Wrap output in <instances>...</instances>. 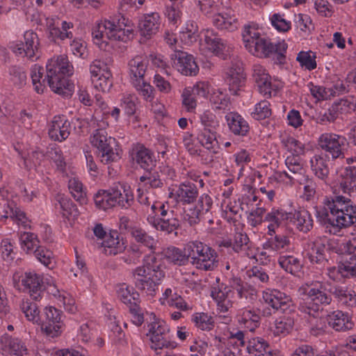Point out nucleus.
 I'll list each match as a JSON object with an SVG mask.
<instances>
[{
	"instance_id": "nucleus-1",
	"label": "nucleus",
	"mask_w": 356,
	"mask_h": 356,
	"mask_svg": "<svg viewBox=\"0 0 356 356\" xmlns=\"http://www.w3.org/2000/svg\"><path fill=\"white\" fill-rule=\"evenodd\" d=\"M323 204L316 211V218L330 234L338 235L356 222V205L350 199L337 195L325 196Z\"/></svg>"
},
{
	"instance_id": "nucleus-2",
	"label": "nucleus",
	"mask_w": 356,
	"mask_h": 356,
	"mask_svg": "<svg viewBox=\"0 0 356 356\" xmlns=\"http://www.w3.org/2000/svg\"><path fill=\"white\" fill-rule=\"evenodd\" d=\"M47 75L42 82L33 84L35 92L42 93L45 88L43 83L47 81L50 88L56 93L68 97L72 95V85L70 83L68 76L73 74V66L65 55L49 59L46 65Z\"/></svg>"
},
{
	"instance_id": "nucleus-3",
	"label": "nucleus",
	"mask_w": 356,
	"mask_h": 356,
	"mask_svg": "<svg viewBox=\"0 0 356 356\" xmlns=\"http://www.w3.org/2000/svg\"><path fill=\"white\" fill-rule=\"evenodd\" d=\"M128 22L124 16L97 22L92 29L94 43L100 49H106L107 40L127 42L132 34L130 29H126L129 26Z\"/></svg>"
},
{
	"instance_id": "nucleus-4",
	"label": "nucleus",
	"mask_w": 356,
	"mask_h": 356,
	"mask_svg": "<svg viewBox=\"0 0 356 356\" xmlns=\"http://www.w3.org/2000/svg\"><path fill=\"white\" fill-rule=\"evenodd\" d=\"M164 276L161 261L154 254H149L145 256L144 264L132 271L131 277L136 289L153 296Z\"/></svg>"
},
{
	"instance_id": "nucleus-5",
	"label": "nucleus",
	"mask_w": 356,
	"mask_h": 356,
	"mask_svg": "<svg viewBox=\"0 0 356 356\" xmlns=\"http://www.w3.org/2000/svg\"><path fill=\"white\" fill-rule=\"evenodd\" d=\"M134 195L129 186L118 182L107 190H99L94 196L95 206L104 211L115 207L128 209L134 202Z\"/></svg>"
},
{
	"instance_id": "nucleus-6",
	"label": "nucleus",
	"mask_w": 356,
	"mask_h": 356,
	"mask_svg": "<svg viewBox=\"0 0 356 356\" xmlns=\"http://www.w3.org/2000/svg\"><path fill=\"white\" fill-rule=\"evenodd\" d=\"M190 263L197 270L213 271L219 264L218 254L215 249L199 241L189 242L185 247Z\"/></svg>"
},
{
	"instance_id": "nucleus-7",
	"label": "nucleus",
	"mask_w": 356,
	"mask_h": 356,
	"mask_svg": "<svg viewBox=\"0 0 356 356\" xmlns=\"http://www.w3.org/2000/svg\"><path fill=\"white\" fill-rule=\"evenodd\" d=\"M14 287L26 293L35 302L40 301L44 296V285L42 275L35 270H28L23 273L16 272L13 275Z\"/></svg>"
},
{
	"instance_id": "nucleus-8",
	"label": "nucleus",
	"mask_w": 356,
	"mask_h": 356,
	"mask_svg": "<svg viewBox=\"0 0 356 356\" xmlns=\"http://www.w3.org/2000/svg\"><path fill=\"white\" fill-rule=\"evenodd\" d=\"M305 298L299 304V310L311 316L316 317L323 305H328L332 302L331 296L327 295L321 283H316L304 288Z\"/></svg>"
},
{
	"instance_id": "nucleus-9",
	"label": "nucleus",
	"mask_w": 356,
	"mask_h": 356,
	"mask_svg": "<svg viewBox=\"0 0 356 356\" xmlns=\"http://www.w3.org/2000/svg\"><path fill=\"white\" fill-rule=\"evenodd\" d=\"M63 313L54 307H46L40 317L42 332L49 339L59 337L63 332Z\"/></svg>"
},
{
	"instance_id": "nucleus-10",
	"label": "nucleus",
	"mask_w": 356,
	"mask_h": 356,
	"mask_svg": "<svg viewBox=\"0 0 356 356\" xmlns=\"http://www.w3.org/2000/svg\"><path fill=\"white\" fill-rule=\"evenodd\" d=\"M148 327L147 335L150 336L152 349L157 350L176 347V343L170 340V328L165 321L156 320L149 323Z\"/></svg>"
},
{
	"instance_id": "nucleus-11",
	"label": "nucleus",
	"mask_w": 356,
	"mask_h": 356,
	"mask_svg": "<svg viewBox=\"0 0 356 356\" xmlns=\"http://www.w3.org/2000/svg\"><path fill=\"white\" fill-rule=\"evenodd\" d=\"M318 145L330 156L333 160L345 157L346 145L348 144L345 136L333 134L325 133L321 135L318 141Z\"/></svg>"
},
{
	"instance_id": "nucleus-12",
	"label": "nucleus",
	"mask_w": 356,
	"mask_h": 356,
	"mask_svg": "<svg viewBox=\"0 0 356 356\" xmlns=\"http://www.w3.org/2000/svg\"><path fill=\"white\" fill-rule=\"evenodd\" d=\"M40 40L36 33L27 31L24 34V41L12 42L9 48L17 56L26 57L33 60L37 56Z\"/></svg>"
},
{
	"instance_id": "nucleus-13",
	"label": "nucleus",
	"mask_w": 356,
	"mask_h": 356,
	"mask_svg": "<svg viewBox=\"0 0 356 356\" xmlns=\"http://www.w3.org/2000/svg\"><path fill=\"white\" fill-rule=\"evenodd\" d=\"M265 303L270 307L273 312L290 313L294 310L291 298L285 293L277 289H268L263 292Z\"/></svg>"
},
{
	"instance_id": "nucleus-14",
	"label": "nucleus",
	"mask_w": 356,
	"mask_h": 356,
	"mask_svg": "<svg viewBox=\"0 0 356 356\" xmlns=\"http://www.w3.org/2000/svg\"><path fill=\"white\" fill-rule=\"evenodd\" d=\"M147 221L159 231L164 232L166 234H171L176 232L179 227V220L177 218L173 210L167 206L166 210H163L159 218L147 217Z\"/></svg>"
},
{
	"instance_id": "nucleus-15",
	"label": "nucleus",
	"mask_w": 356,
	"mask_h": 356,
	"mask_svg": "<svg viewBox=\"0 0 356 356\" xmlns=\"http://www.w3.org/2000/svg\"><path fill=\"white\" fill-rule=\"evenodd\" d=\"M253 79L258 88L259 92L266 97L275 96L278 91V84L270 81V76L266 70L261 65H254L252 74Z\"/></svg>"
},
{
	"instance_id": "nucleus-16",
	"label": "nucleus",
	"mask_w": 356,
	"mask_h": 356,
	"mask_svg": "<svg viewBox=\"0 0 356 356\" xmlns=\"http://www.w3.org/2000/svg\"><path fill=\"white\" fill-rule=\"evenodd\" d=\"M172 66L183 75L194 76L199 71L194 57L185 51H176L171 55Z\"/></svg>"
},
{
	"instance_id": "nucleus-17",
	"label": "nucleus",
	"mask_w": 356,
	"mask_h": 356,
	"mask_svg": "<svg viewBox=\"0 0 356 356\" xmlns=\"http://www.w3.org/2000/svg\"><path fill=\"white\" fill-rule=\"evenodd\" d=\"M305 258H307L312 264H316L317 268L325 267L329 263L325 252V246L322 238H317L309 241L305 248Z\"/></svg>"
},
{
	"instance_id": "nucleus-18",
	"label": "nucleus",
	"mask_w": 356,
	"mask_h": 356,
	"mask_svg": "<svg viewBox=\"0 0 356 356\" xmlns=\"http://www.w3.org/2000/svg\"><path fill=\"white\" fill-rule=\"evenodd\" d=\"M219 278L216 279L217 284L211 287V296L216 301L218 311L226 313L232 307V290L228 285L219 283Z\"/></svg>"
},
{
	"instance_id": "nucleus-19",
	"label": "nucleus",
	"mask_w": 356,
	"mask_h": 356,
	"mask_svg": "<svg viewBox=\"0 0 356 356\" xmlns=\"http://www.w3.org/2000/svg\"><path fill=\"white\" fill-rule=\"evenodd\" d=\"M204 37L207 49L214 55L226 59L229 50L227 41L213 30H207Z\"/></svg>"
},
{
	"instance_id": "nucleus-20",
	"label": "nucleus",
	"mask_w": 356,
	"mask_h": 356,
	"mask_svg": "<svg viewBox=\"0 0 356 356\" xmlns=\"http://www.w3.org/2000/svg\"><path fill=\"white\" fill-rule=\"evenodd\" d=\"M327 275L335 282H339L343 278L356 277V258L343 260L337 266L327 268Z\"/></svg>"
},
{
	"instance_id": "nucleus-21",
	"label": "nucleus",
	"mask_w": 356,
	"mask_h": 356,
	"mask_svg": "<svg viewBox=\"0 0 356 356\" xmlns=\"http://www.w3.org/2000/svg\"><path fill=\"white\" fill-rule=\"evenodd\" d=\"M326 319L329 326L337 332L350 330L355 325L349 314L341 310L330 312Z\"/></svg>"
},
{
	"instance_id": "nucleus-22",
	"label": "nucleus",
	"mask_w": 356,
	"mask_h": 356,
	"mask_svg": "<svg viewBox=\"0 0 356 356\" xmlns=\"http://www.w3.org/2000/svg\"><path fill=\"white\" fill-rule=\"evenodd\" d=\"M71 123L64 116H55L49 128V137L62 142L66 140L70 134Z\"/></svg>"
},
{
	"instance_id": "nucleus-23",
	"label": "nucleus",
	"mask_w": 356,
	"mask_h": 356,
	"mask_svg": "<svg viewBox=\"0 0 356 356\" xmlns=\"http://www.w3.org/2000/svg\"><path fill=\"white\" fill-rule=\"evenodd\" d=\"M327 285L330 296H332L339 302L348 307L356 305V294L354 291L337 284L327 283Z\"/></svg>"
},
{
	"instance_id": "nucleus-24",
	"label": "nucleus",
	"mask_w": 356,
	"mask_h": 356,
	"mask_svg": "<svg viewBox=\"0 0 356 356\" xmlns=\"http://www.w3.org/2000/svg\"><path fill=\"white\" fill-rule=\"evenodd\" d=\"M0 344L2 350L13 356H29L28 350L24 343L19 338L13 337L8 334L1 337Z\"/></svg>"
},
{
	"instance_id": "nucleus-25",
	"label": "nucleus",
	"mask_w": 356,
	"mask_h": 356,
	"mask_svg": "<svg viewBox=\"0 0 356 356\" xmlns=\"http://www.w3.org/2000/svg\"><path fill=\"white\" fill-rule=\"evenodd\" d=\"M268 238L264 243L263 247L265 250L282 252L291 248V238L287 235L268 232Z\"/></svg>"
},
{
	"instance_id": "nucleus-26",
	"label": "nucleus",
	"mask_w": 356,
	"mask_h": 356,
	"mask_svg": "<svg viewBox=\"0 0 356 356\" xmlns=\"http://www.w3.org/2000/svg\"><path fill=\"white\" fill-rule=\"evenodd\" d=\"M134 151L133 159L141 168L149 171L156 166V159L151 149L143 145H138Z\"/></svg>"
},
{
	"instance_id": "nucleus-27",
	"label": "nucleus",
	"mask_w": 356,
	"mask_h": 356,
	"mask_svg": "<svg viewBox=\"0 0 356 356\" xmlns=\"http://www.w3.org/2000/svg\"><path fill=\"white\" fill-rule=\"evenodd\" d=\"M149 59L146 56L137 55L128 63L129 75L131 82L144 79Z\"/></svg>"
},
{
	"instance_id": "nucleus-28",
	"label": "nucleus",
	"mask_w": 356,
	"mask_h": 356,
	"mask_svg": "<svg viewBox=\"0 0 356 356\" xmlns=\"http://www.w3.org/2000/svg\"><path fill=\"white\" fill-rule=\"evenodd\" d=\"M161 17L158 13L144 15L138 24L141 35L149 38L155 35L160 28Z\"/></svg>"
},
{
	"instance_id": "nucleus-29",
	"label": "nucleus",
	"mask_w": 356,
	"mask_h": 356,
	"mask_svg": "<svg viewBox=\"0 0 356 356\" xmlns=\"http://www.w3.org/2000/svg\"><path fill=\"white\" fill-rule=\"evenodd\" d=\"M213 24L218 29L232 32L239 26V22L233 11L222 12L213 17Z\"/></svg>"
},
{
	"instance_id": "nucleus-30",
	"label": "nucleus",
	"mask_w": 356,
	"mask_h": 356,
	"mask_svg": "<svg viewBox=\"0 0 356 356\" xmlns=\"http://www.w3.org/2000/svg\"><path fill=\"white\" fill-rule=\"evenodd\" d=\"M229 131L235 136H245L250 131L248 122L238 113L229 112L225 115Z\"/></svg>"
},
{
	"instance_id": "nucleus-31",
	"label": "nucleus",
	"mask_w": 356,
	"mask_h": 356,
	"mask_svg": "<svg viewBox=\"0 0 356 356\" xmlns=\"http://www.w3.org/2000/svg\"><path fill=\"white\" fill-rule=\"evenodd\" d=\"M292 216V212H286L281 208H273L271 211L266 213L264 218V222H268V232H274L275 229L280 227L283 223L289 221Z\"/></svg>"
},
{
	"instance_id": "nucleus-32",
	"label": "nucleus",
	"mask_w": 356,
	"mask_h": 356,
	"mask_svg": "<svg viewBox=\"0 0 356 356\" xmlns=\"http://www.w3.org/2000/svg\"><path fill=\"white\" fill-rule=\"evenodd\" d=\"M2 217L10 218L21 224L24 228L28 227V221L26 213L23 211L17 203L13 200L4 201Z\"/></svg>"
},
{
	"instance_id": "nucleus-33",
	"label": "nucleus",
	"mask_w": 356,
	"mask_h": 356,
	"mask_svg": "<svg viewBox=\"0 0 356 356\" xmlns=\"http://www.w3.org/2000/svg\"><path fill=\"white\" fill-rule=\"evenodd\" d=\"M178 201L182 204H190L196 201L199 192L196 185L191 181H184L179 185L176 191Z\"/></svg>"
},
{
	"instance_id": "nucleus-34",
	"label": "nucleus",
	"mask_w": 356,
	"mask_h": 356,
	"mask_svg": "<svg viewBox=\"0 0 356 356\" xmlns=\"http://www.w3.org/2000/svg\"><path fill=\"white\" fill-rule=\"evenodd\" d=\"M285 165L292 175L289 174L286 171H284L283 174L290 180L295 181L296 179H299L300 177L305 175L303 161L300 156H288L285 159Z\"/></svg>"
},
{
	"instance_id": "nucleus-35",
	"label": "nucleus",
	"mask_w": 356,
	"mask_h": 356,
	"mask_svg": "<svg viewBox=\"0 0 356 356\" xmlns=\"http://www.w3.org/2000/svg\"><path fill=\"white\" fill-rule=\"evenodd\" d=\"M247 49L254 56L259 58L270 57L272 53L277 47V43L273 44L265 38H257V40Z\"/></svg>"
},
{
	"instance_id": "nucleus-36",
	"label": "nucleus",
	"mask_w": 356,
	"mask_h": 356,
	"mask_svg": "<svg viewBox=\"0 0 356 356\" xmlns=\"http://www.w3.org/2000/svg\"><path fill=\"white\" fill-rule=\"evenodd\" d=\"M227 81L231 93L237 95L245 81L243 69L239 66H232L227 72Z\"/></svg>"
},
{
	"instance_id": "nucleus-37",
	"label": "nucleus",
	"mask_w": 356,
	"mask_h": 356,
	"mask_svg": "<svg viewBox=\"0 0 356 356\" xmlns=\"http://www.w3.org/2000/svg\"><path fill=\"white\" fill-rule=\"evenodd\" d=\"M246 349L252 356H273L272 348L268 342L261 337L250 339Z\"/></svg>"
},
{
	"instance_id": "nucleus-38",
	"label": "nucleus",
	"mask_w": 356,
	"mask_h": 356,
	"mask_svg": "<svg viewBox=\"0 0 356 356\" xmlns=\"http://www.w3.org/2000/svg\"><path fill=\"white\" fill-rule=\"evenodd\" d=\"M310 164L315 176L327 184L330 174L328 161L322 155H315L311 159Z\"/></svg>"
},
{
	"instance_id": "nucleus-39",
	"label": "nucleus",
	"mask_w": 356,
	"mask_h": 356,
	"mask_svg": "<svg viewBox=\"0 0 356 356\" xmlns=\"http://www.w3.org/2000/svg\"><path fill=\"white\" fill-rule=\"evenodd\" d=\"M291 222L296 224L297 229L303 233L309 232L314 226V220L309 212L305 209H300L292 212Z\"/></svg>"
},
{
	"instance_id": "nucleus-40",
	"label": "nucleus",
	"mask_w": 356,
	"mask_h": 356,
	"mask_svg": "<svg viewBox=\"0 0 356 356\" xmlns=\"http://www.w3.org/2000/svg\"><path fill=\"white\" fill-rule=\"evenodd\" d=\"M102 246L104 248L105 254L109 255H115L125 249L124 243L122 239L119 238L116 231L108 234L106 238L102 242Z\"/></svg>"
},
{
	"instance_id": "nucleus-41",
	"label": "nucleus",
	"mask_w": 356,
	"mask_h": 356,
	"mask_svg": "<svg viewBox=\"0 0 356 356\" xmlns=\"http://www.w3.org/2000/svg\"><path fill=\"white\" fill-rule=\"evenodd\" d=\"M216 135L217 130L198 129L197 139L202 147L215 154L218 149Z\"/></svg>"
},
{
	"instance_id": "nucleus-42",
	"label": "nucleus",
	"mask_w": 356,
	"mask_h": 356,
	"mask_svg": "<svg viewBox=\"0 0 356 356\" xmlns=\"http://www.w3.org/2000/svg\"><path fill=\"white\" fill-rule=\"evenodd\" d=\"M104 146L102 150L99 152L100 161L104 164H109L116 162L120 159L118 150L115 148L116 146V140L115 138H108V143Z\"/></svg>"
},
{
	"instance_id": "nucleus-43",
	"label": "nucleus",
	"mask_w": 356,
	"mask_h": 356,
	"mask_svg": "<svg viewBox=\"0 0 356 356\" xmlns=\"http://www.w3.org/2000/svg\"><path fill=\"white\" fill-rule=\"evenodd\" d=\"M165 258L170 263L175 265L184 266L189 261L188 253L184 250L170 246L163 251Z\"/></svg>"
},
{
	"instance_id": "nucleus-44",
	"label": "nucleus",
	"mask_w": 356,
	"mask_h": 356,
	"mask_svg": "<svg viewBox=\"0 0 356 356\" xmlns=\"http://www.w3.org/2000/svg\"><path fill=\"white\" fill-rule=\"evenodd\" d=\"M130 234L135 241L142 247L153 250L156 246V241L153 236L149 235L144 229L140 227H131L129 230Z\"/></svg>"
},
{
	"instance_id": "nucleus-45",
	"label": "nucleus",
	"mask_w": 356,
	"mask_h": 356,
	"mask_svg": "<svg viewBox=\"0 0 356 356\" xmlns=\"http://www.w3.org/2000/svg\"><path fill=\"white\" fill-rule=\"evenodd\" d=\"M228 286L232 290V294L234 293L233 291H236L240 299H247L248 296L253 295L255 292L252 287L238 277H231Z\"/></svg>"
},
{
	"instance_id": "nucleus-46",
	"label": "nucleus",
	"mask_w": 356,
	"mask_h": 356,
	"mask_svg": "<svg viewBox=\"0 0 356 356\" xmlns=\"http://www.w3.org/2000/svg\"><path fill=\"white\" fill-rule=\"evenodd\" d=\"M19 242L22 249L26 254H33L35 249H38L41 246L38 235L33 232L20 233Z\"/></svg>"
},
{
	"instance_id": "nucleus-47",
	"label": "nucleus",
	"mask_w": 356,
	"mask_h": 356,
	"mask_svg": "<svg viewBox=\"0 0 356 356\" xmlns=\"http://www.w3.org/2000/svg\"><path fill=\"white\" fill-rule=\"evenodd\" d=\"M198 129L218 130L220 121L216 115L211 110H205L198 115Z\"/></svg>"
},
{
	"instance_id": "nucleus-48",
	"label": "nucleus",
	"mask_w": 356,
	"mask_h": 356,
	"mask_svg": "<svg viewBox=\"0 0 356 356\" xmlns=\"http://www.w3.org/2000/svg\"><path fill=\"white\" fill-rule=\"evenodd\" d=\"M340 186L345 193L350 194L356 191V166L346 168Z\"/></svg>"
},
{
	"instance_id": "nucleus-49",
	"label": "nucleus",
	"mask_w": 356,
	"mask_h": 356,
	"mask_svg": "<svg viewBox=\"0 0 356 356\" xmlns=\"http://www.w3.org/2000/svg\"><path fill=\"white\" fill-rule=\"evenodd\" d=\"M261 317L259 312L246 309L243 312L238 321L250 332H254L260 325Z\"/></svg>"
},
{
	"instance_id": "nucleus-50",
	"label": "nucleus",
	"mask_w": 356,
	"mask_h": 356,
	"mask_svg": "<svg viewBox=\"0 0 356 356\" xmlns=\"http://www.w3.org/2000/svg\"><path fill=\"white\" fill-rule=\"evenodd\" d=\"M210 101L216 110H230V97L227 93L220 89H216L212 92L211 94Z\"/></svg>"
},
{
	"instance_id": "nucleus-51",
	"label": "nucleus",
	"mask_w": 356,
	"mask_h": 356,
	"mask_svg": "<svg viewBox=\"0 0 356 356\" xmlns=\"http://www.w3.org/2000/svg\"><path fill=\"white\" fill-rule=\"evenodd\" d=\"M342 102H344L345 105L346 101L342 100L341 103H334L327 110L321 111L317 115L316 122L321 124L334 122L339 118V106Z\"/></svg>"
},
{
	"instance_id": "nucleus-52",
	"label": "nucleus",
	"mask_w": 356,
	"mask_h": 356,
	"mask_svg": "<svg viewBox=\"0 0 356 356\" xmlns=\"http://www.w3.org/2000/svg\"><path fill=\"white\" fill-rule=\"evenodd\" d=\"M19 307L29 321L38 322L40 320V311L36 302L29 298H24L19 304Z\"/></svg>"
},
{
	"instance_id": "nucleus-53",
	"label": "nucleus",
	"mask_w": 356,
	"mask_h": 356,
	"mask_svg": "<svg viewBox=\"0 0 356 356\" xmlns=\"http://www.w3.org/2000/svg\"><path fill=\"white\" fill-rule=\"evenodd\" d=\"M278 263L282 268L291 274L298 273L301 268L300 259L293 255H282L278 259Z\"/></svg>"
},
{
	"instance_id": "nucleus-54",
	"label": "nucleus",
	"mask_w": 356,
	"mask_h": 356,
	"mask_svg": "<svg viewBox=\"0 0 356 356\" xmlns=\"http://www.w3.org/2000/svg\"><path fill=\"white\" fill-rule=\"evenodd\" d=\"M118 294L121 301L128 306L133 304V302H140L139 293L126 284L120 286Z\"/></svg>"
},
{
	"instance_id": "nucleus-55",
	"label": "nucleus",
	"mask_w": 356,
	"mask_h": 356,
	"mask_svg": "<svg viewBox=\"0 0 356 356\" xmlns=\"http://www.w3.org/2000/svg\"><path fill=\"white\" fill-rule=\"evenodd\" d=\"M33 254L42 264L49 268H53L55 264V259L53 252L46 247L41 245L35 249Z\"/></svg>"
},
{
	"instance_id": "nucleus-56",
	"label": "nucleus",
	"mask_w": 356,
	"mask_h": 356,
	"mask_svg": "<svg viewBox=\"0 0 356 356\" xmlns=\"http://www.w3.org/2000/svg\"><path fill=\"white\" fill-rule=\"evenodd\" d=\"M293 326V320L289 317L282 316L277 318L272 327V330L275 335H285L289 334Z\"/></svg>"
},
{
	"instance_id": "nucleus-57",
	"label": "nucleus",
	"mask_w": 356,
	"mask_h": 356,
	"mask_svg": "<svg viewBox=\"0 0 356 356\" xmlns=\"http://www.w3.org/2000/svg\"><path fill=\"white\" fill-rule=\"evenodd\" d=\"M112 74L111 72L102 73L101 76L91 78L92 83L97 90L106 92L113 86Z\"/></svg>"
},
{
	"instance_id": "nucleus-58",
	"label": "nucleus",
	"mask_w": 356,
	"mask_h": 356,
	"mask_svg": "<svg viewBox=\"0 0 356 356\" xmlns=\"http://www.w3.org/2000/svg\"><path fill=\"white\" fill-rule=\"evenodd\" d=\"M10 81L16 86L21 88L26 83L27 76L23 67L17 65H11L8 68Z\"/></svg>"
},
{
	"instance_id": "nucleus-59",
	"label": "nucleus",
	"mask_w": 356,
	"mask_h": 356,
	"mask_svg": "<svg viewBox=\"0 0 356 356\" xmlns=\"http://www.w3.org/2000/svg\"><path fill=\"white\" fill-rule=\"evenodd\" d=\"M138 102V99L135 95H123L120 99V106L129 117L136 113Z\"/></svg>"
},
{
	"instance_id": "nucleus-60",
	"label": "nucleus",
	"mask_w": 356,
	"mask_h": 356,
	"mask_svg": "<svg viewBox=\"0 0 356 356\" xmlns=\"http://www.w3.org/2000/svg\"><path fill=\"white\" fill-rule=\"evenodd\" d=\"M68 187L72 195L80 204L83 205L87 203L86 193L83 190V184L79 180L70 179Z\"/></svg>"
},
{
	"instance_id": "nucleus-61",
	"label": "nucleus",
	"mask_w": 356,
	"mask_h": 356,
	"mask_svg": "<svg viewBox=\"0 0 356 356\" xmlns=\"http://www.w3.org/2000/svg\"><path fill=\"white\" fill-rule=\"evenodd\" d=\"M296 60L305 70L311 71L316 67V54L311 51L299 52Z\"/></svg>"
},
{
	"instance_id": "nucleus-62",
	"label": "nucleus",
	"mask_w": 356,
	"mask_h": 356,
	"mask_svg": "<svg viewBox=\"0 0 356 356\" xmlns=\"http://www.w3.org/2000/svg\"><path fill=\"white\" fill-rule=\"evenodd\" d=\"M131 83L144 99L148 102L152 101L154 97V89L149 83L142 79Z\"/></svg>"
},
{
	"instance_id": "nucleus-63",
	"label": "nucleus",
	"mask_w": 356,
	"mask_h": 356,
	"mask_svg": "<svg viewBox=\"0 0 356 356\" xmlns=\"http://www.w3.org/2000/svg\"><path fill=\"white\" fill-rule=\"evenodd\" d=\"M193 321L195 326L202 330H211L214 327L213 318L207 313H196Z\"/></svg>"
},
{
	"instance_id": "nucleus-64",
	"label": "nucleus",
	"mask_w": 356,
	"mask_h": 356,
	"mask_svg": "<svg viewBox=\"0 0 356 356\" xmlns=\"http://www.w3.org/2000/svg\"><path fill=\"white\" fill-rule=\"evenodd\" d=\"M147 173L140 177V181L143 182L145 186L152 188H162L163 182L159 172L157 171L152 172L151 170L147 171Z\"/></svg>"
}]
</instances>
